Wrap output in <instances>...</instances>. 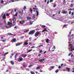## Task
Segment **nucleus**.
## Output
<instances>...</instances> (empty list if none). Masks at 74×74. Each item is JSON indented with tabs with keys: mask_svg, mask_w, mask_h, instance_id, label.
I'll return each mask as SVG.
<instances>
[{
	"mask_svg": "<svg viewBox=\"0 0 74 74\" xmlns=\"http://www.w3.org/2000/svg\"><path fill=\"white\" fill-rule=\"evenodd\" d=\"M35 31L34 30H31L29 32V34H33L35 33Z\"/></svg>",
	"mask_w": 74,
	"mask_h": 74,
	"instance_id": "obj_1",
	"label": "nucleus"
},
{
	"mask_svg": "<svg viewBox=\"0 0 74 74\" xmlns=\"http://www.w3.org/2000/svg\"><path fill=\"white\" fill-rule=\"evenodd\" d=\"M40 34V32L37 31L35 33L34 36L35 37H37L38 36V35Z\"/></svg>",
	"mask_w": 74,
	"mask_h": 74,
	"instance_id": "obj_2",
	"label": "nucleus"
},
{
	"mask_svg": "<svg viewBox=\"0 0 74 74\" xmlns=\"http://www.w3.org/2000/svg\"><path fill=\"white\" fill-rule=\"evenodd\" d=\"M23 58L22 57L18 59V62H20L23 61Z\"/></svg>",
	"mask_w": 74,
	"mask_h": 74,
	"instance_id": "obj_3",
	"label": "nucleus"
},
{
	"mask_svg": "<svg viewBox=\"0 0 74 74\" xmlns=\"http://www.w3.org/2000/svg\"><path fill=\"white\" fill-rule=\"evenodd\" d=\"M20 24H23V23H25V21H24V20H23L22 21H20Z\"/></svg>",
	"mask_w": 74,
	"mask_h": 74,
	"instance_id": "obj_4",
	"label": "nucleus"
},
{
	"mask_svg": "<svg viewBox=\"0 0 74 74\" xmlns=\"http://www.w3.org/2000/svg\"><path fill=\"white\" fill-rule=\"evenodd\" d=\"M23 44V42H21V43H18L17 44H16V46H19V45H21V44Z\"/></svg>",
	"mask_w": 74,
	"mask_h": 74,
	"instance_id": "obj_5",
	"label": "nucleus"
},
{
	"mask_svg": "<svg viewBox=\"0 0 74 74\" xmlns=\"http://www.w3.org/2000/svg\"><path fill=\"white\" fill-rule=\"evenodd\" d=\"M21 56H22V57H23V58H25L26 57V54H22L21 55Z\"/></svg>",
	"mask_w": 74,
	"mask_h": 74,
	"instance_id": "obj_6",
	"label": "nucleus"
},
{
	"mask_svg": "<svg viewBox=\"0 0 74 74\" xmlns=\"http://www.w3.org/2000/svg\"><path fill=\"white\" fill-rule=\"evenodd\" d=\"M11 63L12 65H14V64H15V62H14V61H11Z\"/></svg>",
	"mask_w": 74,
	"mask_h": 74,
	"instance_id": "obj_7",
	"label": "nucleus"
},
{
	"mask_svg": "<svg viewBox=\"0 0 74 74\" xmlns=\"http://www.w3.org/2000/svg\"><path fill=\"white\" fill-rule=\"evenodd\" d=\"M62 14H67V12L65 10H64L63 12H62Z\"/></svg>",
	"mask_w": 74,
	"mask_h": 74,
	"instance_id": "obj_8",
	"label": "nucleus"
},
{
	"mask_svg": "<svg viewBox=\"0 0 74 74\" xmlns=\"http://www.w3.org/2000/svg\"><path fill=\"white\" fill-rule=\"evenodd\" d=\"M16 41V38H14V40H12V42H15Z\"/></svg>",
	"mask_w": 74,
	"mask_h": 74,
	"instance_id": "obj_9",
	"label": "nucleus"
},
{
	"mask_svg": "<svg viewBox=\"0 0 74 74\" xmlns=\"http://www.w3.org/2000/svg\"><path fill=\"white\" fill-rule=\"evenodd\" d=\"M69 48V49H71V51H72L74 50V49H73V47H71L70 48Z\"/></svg>",
	"mask_w": 74,
	"mask_h": 74,
	"instance_id": "obj_10",
	"label": "nucleus"
},
{
	"mask_svg": "<svg viewBox=\"0 0 74 74\" xmlns=\"http://www.w3.org/2000/svg\"><path fill=\"white\" fill-rule=\"evenodd\" d=\"M66 70H67L68 72H69V71H70V68L68 67H66Z\"/></svg>",
	"mask_w": 74,
	"mask_h": 74,
	"instance_id": "obj_11",
	"label": "nucleus"
},
{
	"mask_svg": "<svg viewBox=\"0 0 74 74\" xmlns=\"http://www.w3.org/2000/svg\"><path fill=\"white\" fill-rule=\"evenodd\" d=\"M7 35H11V36H15V34H11L10 33H8L7 34Z\"/></svg>",
	"mask_w": 74,
	"mask_h": 74,
	"instance_id": "obj_12",
	"label": "nucleus"
},
{
	"mask_svg": "<svg viewBox=\"0 0 74 74\" xmlns=\"http://www.w3.org/2000/svg\"><path fill=\"white\" fill-rule=\"evenodd\" d=\"M45 60V59H41L40 60V62H43V61H44Z\"/></svg>",
	"mask_w": 74,
	"mask_h": 74,
	"instance_id": "obj_13",
	"label": "nucleus"
},
{
	"mask_svg": "<svg viewBox=\"0 0 74 74\" xmlns=\"http://www.w3.org/2000/svg\"><path fill=\"white\" fill-rule=\"evenodd\" d=\"M28 42H25V44H24V45H28Z\"/></svg>",
	"mask_w": 74,
	"mask_h": 74,
	"instance_id": "obj_14",
	"label": "nucleus"
},
{
	"mask_svg": "<svg viewBox=\"0 0 74 74\" xmlns=\"http://www.w3.org/2000/svg\"><path fill=\"white\" fill-rule=\"evenodd\" d=\"M5 14H4L3 15V16L2 17V18L3 19H5Z\"/></svg>",
	"mask_w": 74,
	"mask_h": 74,
	"instance_id": "obj_15",
	"label": "nucleus"
},
{
	"mask_svg": "<svg viewBox=\"0 0 74 74\" xmlns=\"http://www.w3.org/2000/svg\"><path fill=\"white\" fill-rule=\"evenodd\" d=\"M26 18L28 20L29 19H31V18L30 16L27 17Z\"/></svg>",
	"mask_w": 74,
	"mask_h": 74,
	"instance_id": "obj_16",
	"label": "nucleus"
},
{
	"mask_svg": "<svg viewBox=\"0 0 74 74\" xmlns=\"http://www.w3.org/2000/svg\"><path fill=\"white\" fill-rule=\"evenodd\" d=\"M30 11L31 12V13L32 14V13H33V10H32V8H30Z\"/></svg>",
	"mask_w": 74,
	"mask_h": 74,
	"instance_id": "obj_17",
	"label": "nucleus"
},
{
	"mask_svg": "<svg viewBox=\"0 0 74 74\" xmlns=\"http://www.w3.org/2000/svg\"><path fill=\"white\" fill-rule=\"evenodd\" d=\"M33 51V49H31L30 50H28L27 52H31V51Z\"/></svg>",
	"mask_w": 74,
	"mask_h": 74,
	"instance_id": "obj_18",
	"label": "nucleus"
},
{
	"mask_svg": "<svg viewBox=\"0 0 74 74\" xmlns=\"http://www.w3.org/2000/svg\"><path fill=\"white\" fill-rule=\"evenodd\" d=\"M36 13H37V14L36 15V16H38V11L36 10Z\"/></svg>",
	"mask_w": 74,
	"mask_h": 74,
	"instance_id": "obj_19",
	"label": "nucleus"
},
{
	"mask_svg": "<svg viewBox=\"0 0 74 74\" xmlns=\"http://www.w3.org/2000/svg\"><path fill=\"white\" fill-rule=\"evenodd\" d=\"M46 42L47 43H49V39H47L46 40Z\"/></svg>",
	"mask_w": 74,
	"mask_h": 74,
	"instance_id": "obj_20",
	"label": "nucleus"
},
{
	"mask_svg": "<svg viewBox=\"0 0 74 74\" xmlns=\"http://www.w3.org/2000/svg\"><path fill=\"white\" fill-rule=\"evenodd\" d=\"M29 30V29H28L26 30H25L24 31V33H26V32H27Z\"/></svg>",
	"mask_w": 74,
	"mask_h": 74,
	"instance_id": "obj_21",
	"label": "nucleus"
},
{
	"mask_svg": "<svg viewBox=\"0 0 74 74\" xmlns=\"http://www.w3.org/2000/svg\"><path fill=\"white\" fill-rule=\"evenodd\" d=\"M33 10H37V11L38 10V9L37 8H33Z\"/></svg>",
	"mask_w": 74,
	"mask_h": 74,
	"instance_id": "obj_22",
	"label": "nucleus"
},
{
	"mask_svg": "<svg viewBox=\"0 0 74 74\" xmlns=\"http://www.w3.org/2000/svg\"><path fill=\"white\" fill-rule=\"evenodd\" d=\"M23 10H22V12L21 13V15H23Z\"/></svg>",
	"mask_w": 74,
	"mask_h": 74,
	"instance_id": "obj_23",
	"label": "nucleus"
},
{
	"mask_svg": "<svg viewBox=\"0 0 74 74\" xmlns=\"http://www.w3.org/2000/svg\"><path fill=\"white\" fill-rule=\"evenodd\" d=\"M3 56H5V55H6V54H5V53H3V55L2 54V56H3Z\"/></svg>",
	"mask_w": 74,
	"mask_h": 74,
	"instance_id": "obj_24",
	"label": "nucleus"
},
{
	"mask_svg": "<svg viewBox=\"0 0 74 74\" xmlns=\"http://www.w3.org/2000/svg\"><path fill=\"white\" fill-rule=\"evenodd\" d=\"M45 31H46V28H45L44 29L42 30V33H43V32H45Z\"/></svg>",
	"mask_w": 74,
	"mask_h": 74,
	"instance_id": "obj_25",
	"label": "nucleus"
},
{
	"mask_svg": "<svg viewBox=\"0 0 74 74\" xmlns=\"http://www.w3.org/2000/svg\"><path fill=\"white\" fill-rule=\"evenodd\" d=\"M26 8H26V6H24L23 8V9L25 10V9H26Z\"/></svg>",
	"mask_w": 74,
	"mask_h": 74,
	"instance_id": "obj_26",
	"label": "nucleus"
},
{
	"mask_svg": "<svg viewBox=\"0 0 74 74\" xmlns=\"http://www.w3.org/2000/svg\"><path fill=\"white\" fill-rule=\"evenodd\" d=\"M16 55H17V53H16L14 56V58H15V59L16 58Z\"/></svg>",
	"mask_w": 74,
	"mask_h": 74,
	"instance_id": "obj_27",
	"label": "nucleus"
},
{
	"mask_svg": "<svg viewBox=\"0 0 74 74\" xmlns=\"http://www.w3.org/2000/svg\"><path fill=\"white\" fill-rule=\"evenodd\" d=\"M59 72V70H57L55 71V72L56 73H57L58 72Z\"/></svg>",
	"mask_w": 74,
	"mask_h": 74,
	"instance_id": "obj_28",
	"label": "nucleus"
},
{
	"mask_svg": "<svg viewBox=\"0 0 74 74\" xmlns=\"http://www.w3.org/2000/svg\"><path fill=\"white\" fill-rule=\"evenodd\" d=\"M54 67H55V66H50V68H51V69H54Z\"/></svg>",
	"mask_w": 74,
	"mask_h": 74,
	"instance_id": "obj_29",
	"label": "nucleus"
},
{
	"mask_svg": "<svg viewBox=\"0 0 74 74\" xmlns=\"http://www.w3.org/2000/svg\"><path fill=\"white\" fill-rule=\"evenodd\" d=\"M30 73H31V74H34V72H33L32 71H30Z\"/></svg>",
	"mask_w": 74,
	"mask_h": 74,
	"instance_id": "obj_30",
	"label": "nucleus"
},
{
	"mask_svg": "<svg viewBox=\"0 0 74 74\" xmlns=\"http://www.w3.org/2000/svg\"><path fill=\"white\" fill-rule=\"evenodd\" d=\"M2 41H3V42H5V41H6V40H2Z\"/></svg>",
	"mask_w": 74,
	"mask_h": 74,
	"instance_id": "obj_31",
	"label": "nucleus"
},
{
	"mask_svg": "<svg viewBox=\"0 0 74 74\" xmlns=\"http://www.w3.org/2000/svg\"><path fill=\"white\" fill-rule=\"evenodd\" d=\"M40 68V66H38L36 68V70H38V69H39Z\"/></svg>",
	"mask_w": 74,
	"mask_h": 74,
	"instance_id": "obj_32",
	"label": "nucleus"
},
{
	"mask_svg": "<svg viewBox=\"0 0 74 74\" xmlns=\"http://www.w3.org/2000/svg\"><path fill=\"white\" fill-rule=\"evenodd\" d=\"M73 7V4H72L70 6V7Z\"/></svg>",
	"mask_w": 74,
	"mask_h": 74,
	"instance_id": "obj_33",
	"label": "nucleus"
},
{
	"mask_svg": "<svg viewBox=\"0 0 74 74\" xmlns=\"http://www.w3.org/2000/svg\"><path fill=\"white\" fill-rule=\"evenodd\" d=\"M17 15H18V13L16 12V14H14V16H17Z\"/></svg>",
	"mask_w": 74,
	"mask_h": 74,
	"instance_id": "obj_34",
	"label": "nucleus"
},
{
	"mask_svg": "<svg viewBox=\"0 0 74 74\" xmlns=\"http://www.w3.org/2000/svg\"><path fill=\"white\" fill-rule=\"evenodd\" d=\"M25 70L26 71H29V69H28L26 68L25 69Z\"/></svg>",
	"mask_w": 74,
	"mask_h": 74,
	"instance_id": "obj_35",
	"label": "nucleus"
},
{
	"mask_svg": "<svg viewBox=\"0 0 74 74\" xmlns=\"http://www.w3.org/2000/svg\"><path fill=\"white\" fill-rule=\"evenodd\" d=\"M6 15L7 16H9V14L8 13H7L6 14Z\"/></svg>",
	"mask_w": 74,
	"mask_h": 74,
	"instance_id": "obj_36",
	"label": "nucleus"
},
{
	"mask_svg": "<svg viewBox=\"0 0 74 74\" xmlns=\"http://www.w3.org/2000/svg\"><path fill=\"white\" fill-rule=\"evenodd\" d=\"M66 26H67V25H66V24H65V25H64L63 26V27L64 28V27H66Z\"/></svg>",
	"mask_w": 74,
	"mask_h": 74,
	"instance_id": "obj_37",
	"label": "nucleus"
},
{
	"mask_svg": "<svg viewBox=\"0 0 74 74\" xmlns=\"http://www.w3.org/2000/svg\"><path fill=\"white\" fill-rule=\"evenodd\" d=\"M4 2V1L2 0L1 3H2V4H3V3Z\"/></svg>",
	"mask_w": 74,
	"mask_h": 74,
	"instance_id": "obj_38",
	"label": "nucleus"
},
{
	"mask_svg": "<svg viewBox=\"0 0 74 74\" xmlns=\"http://www.w3.org/2000/svg\"><path fill=\"white\" fill-rule=\"evenodd\" d=\"M6 28H7V29H8V28H9V27L8 26L6 25Z\"/></svg>",
	"mask_w": 74,
	"mask_h": 74,
	"instance_id": "obj_39",
	"label": "nucleus"
},
{
	"mask_svg": "<svg viewBox=\"0 0 74 74\" xmlns=\"http://www.w3.org/2000/svg\"><path fill=\"white\" fill-rule=\"evenodd\" d=\"M69 47H70V46H71V47H73V45H71V44H70V45H69Z\"/></svg>",
	"mask_w": 74,
	"mask_h": 74,
	"instance_id": "obj_40",
	"label": "nucleus"
},
{
	"mask_svg": "<svg viewBox=\"0 0 74 74\" xmlns=\"http://www.w3.org/2000/svg\"><path fill=\"white\" fill-rule=\"evenodd\" d=\"M33 66V65H29L28 66V67H32Z\"/></svg>",
	"mask_w": 74,
	"mask_h": 74,
	"instance_id": "obj_41",
	"label": "nucleus"
},
{
	"mask_svg": "<svg viewBox=\"0 0 74 74\" xmlns=\"http://www.w3.org/2000/svg\"><path fill=\"white\" fill-rule=\"evenodd\" d=\"M53 0H50V3H51V2L52 3V2H53Z\"/></svg>",
	"mask_w": 74,
	"mask_h": 74,
	"instance_id": "obj_42",
	"label": "nucleus"
},
{
	"mask_svg": "<svg viewBox=\"0 0 74 74\" xmlns=\"http://www.w3.org/2000/svg\"><path fill=\"white\" fill-rule=\"evenodd\" d=\"M42 46H43V45H42L40 46H38V47H42Z\"/></svg>",
	"mask_w": 74,
	"mask_h": 74,
	"instance_id": "obj_43",
	"label": "nucleus"
},
{
	"mask_svg": "<svg viewBox=\"0 0 74 74\" xmlns=\"http://www.w3.org/2000/svg\"><path fill=\"white\" fill-rule=\"evenodd\" d=\"M30 24H31V25H33V23H32V22H30Z\"/></svg>",
	"mask_w": 74,
	"mask_h": 74,
	"instance_id": "obj_44",
	"label": "nucleus"
},
{
	"mask_svg": "<svg viewBox=\"0 0 74 74\" xmlns=\"http://www.w3.org/2000/svg\"><path fill=\"white\" fill-rule=\"evenodd\" d=\"M14 12H16V11H17V9H14Z\"/></svg>",
	"mask_w": 74,
	"mask_h": 74,
	"instance_id": "obj_45",
	"label": "nucleus"
},
{
	"mask_svg": "<svg viewBox=\"0 0 74 74\" xmlns=\"http://www.w3.org/2000/svg\"><path fill=\"white\" fill-rule=\"evenodd\" d=\"M56 5H57L55 4V5H54V6H53V7H56Z\"/></svg>",
	"mask_w": 74,
	"mask_h": 74,
	"instance_id": "obj_46",
	"label": "nucleus"
},
{
	"mask_svg": "<svg viewBox=\"0 0 74 74\" xmlns=\"http://www.w3.org/2000/svg\"><path fill=\"white\" fill-rule=\"evenodd\" d=\"M41 52H42V50H40V51L39 52V53H41Z\"/></svg>",
	"mask_w": 74,
	"mask_h": 74,
	"instance_id": "obj_47",
	"label": "nucleus"
},
{
	"mask_svg": "<svg viewBox=\"0 0 74 74\" xmlns=\"http://www.w3.org/2000/svg\"><path fill=\"white\" fill-rule=\"evenodd\" d=\"M63 2V4L64 5L66 4V2Z\"/></svg>",
	"mask_w": 74,
	"mask_h": 74,
	"instance_id": "obj_48",
	"label": "nucleus"
},
{
	"mask_svg": "<svg viewBox=\"0 0 74 74\" xmlns=\"http://www.w3.org/2000/svg\"><path fill=\"white\" fill-rule=\"evenodd\" d=\"M60 14V10H59L58 12V14Z\"/></svg>",
	"mask_w": 74,
	"mask_h": 74,
	"instance_id": "obj_49",
	"label": "nucleus"
},
{
	"mask_svg": "<svg viewBox=\"0 0 74 74\" xmlns=\"http://www.w3.org/2000/svg\"><path fill=\"white\" fill-rule=\"evenodd\" d=\"M32 18H35V15H34L32 16Z\"/></svg>",
	"mask_w": 74,
	"mask_h": 74,
	"instance_id": "obj_50",
	"label": "nucleus"
},
{
	"mask_svg": "<svg viewBox=\"0 0 74 74\" xmlns=\"http://www.w3.org/2000/svg\"><path fill=\"white\" fill-rule=\"evenodd\" d=\"M10 25H11V26H10V28L12 26V24L11 23Z\"/></svg>",
	"mask_w": 74,
	"mask_h": 74,
	"instance_id": "obj_51",
	"label": "nucleus"
},
{
	"mask_svg": "<svg viewBox=\"0 0 74 74\" xmlns=\"http://www.w3.org/2000/svg\"><path fill=\"white\" fill-rule=\"evenodd\" d=\"M19 18L21 19H22V18H23V17H20Z\"/></svg>",
	"mask_w": 74,
	"mask_h": 74,
	"instance_id": "obj_52",
	"label": "nucleus"
},
{
	"mask_svg": "<svg viewBox=\"0 0 74 74\" xmlns=\"http://www.w3.org/2000/svg\"><path fill=\"white\" fill-rule=\"evenodd\" d=\"M35 47L34 46H33V47H32L30 48L31 49H32V48H35Z\"/></svg>",
	"mask_w": 74,
	"mask_h": 74,
	"instance_id": "obj_53",
	"label": "nucleus"
},
{
	"mask_svg": "<svg viewBox=\"0 0 74 74\" xmlns=\"http://www.w3.org/2000/svg\"><path fill=\"white\" fill-rule=\"evenodd\" d=\"M5 23H4L5 25H6L7 23H6V21L5 20Z\"/></svg>",
	"mask_w": 74,
	"mask_h": 74,
	"instance_id": "obj_54",
	"label": "nucleus"
},
{
	"mask_svg": "<svg viewBox=\"0 0 74 74\" xmlns=\"http://www.w3.org/2000/svg\"><path fill=\"white\" fill-rule=\"evenodd\" d=\"M14 12V10H12V11L11 12V14H12V12Z\"/></svg>",
	"mask_w": 74,
	"mask_h": 74,
	"instance_id": "obj_55",
	"label": "nucleus"
},
{
	"mask_svg": "<svg viewBox=\"0 0 74 74\" xmlns=\"http://www.w3.org/2000/svg\"><path fill=\"white\" fill-rule=\"evenodd\" d=\"M49 1H47V4H49Z\"/></svg>",
	"mask_w": 74,
	"mask_h": 74,
	"instance_id": "obj_56",
	"label": "nucleus"
},
{
	"mask_svg": "<svg viewBox=\"0 0 74 74\" xmlns=\"http://www.w3.org/2000/svg\"><path fill=\"white\" fill-rule=\"evenodd\" d=\"M17 27V26H16L15 27H14V29H16Z\"/></svg>",
	"mask_w": 74,
	"mask_h": 74,
	"instance_id": "obj_57",
	"label": "nucleus"
},
{
	"mask_svg": "<svg viewBox=\"0 0 74 74\" xmlns=\"http://www.w3.org/2000/svg\"><path fill=\"white\" fill-rule=\"evenodd\" d=\"M71 15H74V12H72V13Z\"/></svg>",
	"mask_w": 74,
	"mask_h": 74,
	"instance_id": "obj_58",
	"label": "nucleus"
},
{
	"mask_svg": "<svg viewBox=\"0 0 74 74\" xmlns=\"http://www.w3.org/2000/svg\"><path fill=\"white\" fill-rule=\"evenodd\" d=\"M0 25L1 26H2V25H3V23H1V24H0Z\"/></svg>",
	"mask_w": 74,
	"mask_h": 74,
	"instance_id": "obj_59",
	"label": "nucleus"
},
{
	"mask_svg": "<svg viewBox=\"0 0 74 74\" xmlns=\"http://www.w3.org/2000/svg\"><path fill=\"white\" fill-rule=\"evenodd\" d=\"M8 24L9 25H10V22H8Z\"/></svg>",
	"mask_w": 74,
	"mask_h": 74,
	"instance_id": "obj_60",
	"label": "nucleus"
},
{
	"mask_svg": "<svg viewBox=\"0 0 74 74\" xmlns=\"http://www.w3.org/2000/svg\"><path fill=\"white\" fill-rule=\"evenodd\" d=\"M21 11H19V14H21Z\"/></svg>",
	"mask_w": 74,
	"mask_h": 74,
	"instance_id": "obj_61",
	"label": "nucleus"
},
{
	"mask_svg": "<svg viewBox=\"0 0 74 74\" xmlns=\"http://www.w3.org/2000/svg\"><path fill=\"white\" fill-rule=\"evenodd\" d=\"M8 52H7L5 53V54H6V55H7V54H8Z\"/></svg>",
	"mask_w": 74,
	"mask_h": 74,
	"instance_id": "obj_62",
	"label": "nucleus"
},
{
	"mask_svg": "<svg viewBox=\"0 0 74 74\" xmlns=\"http://www.w3.org/2000/svg\"><path fill=\"white\" fill-rule=\"evenodd\" d=\"M40 72H42V70H39Z\"/></svg>",
	"mask_w": 74,
	"mask_h": 74,
	"instance_id": "obj_63",
	"label": "nucleus"
},
{
	"mask_svg": "<svg viewBox=\"0 0 74 74\" xmlns=\"http://www.w3.org/2000/svg\"><path fill=\"white\" fill-rule=\"evenodd\" d=\"M11 2H14V0H12V1H11Z\"/></svg>",
	"mask_w": 74,
	"mask_h": 74,
	"instance_id": "obj_64",
	"label": "nucleus"
}]
</instances>
